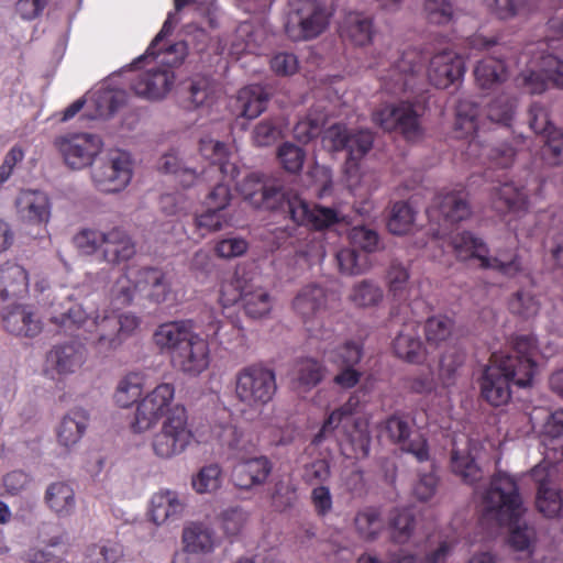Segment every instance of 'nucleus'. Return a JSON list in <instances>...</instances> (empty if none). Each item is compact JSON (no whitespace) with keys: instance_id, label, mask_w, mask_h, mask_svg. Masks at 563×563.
<instances>
[{"instance_id":"nucleus-1","label":"nucleus","mask_w":563,"mask_h":563,"mask_svg":"<svg viewBox=\"0 0 563 563\" xmlns=\"http://www.w3.org/2000/svg\"><path fill=\"white\" fill-rule=\"evenodd\" d=\"M175 387L161 383L137 401L131 428L141 433L152 429L159 420V430L153 435L152 449L159 459H172L184 453L191 444L194 432L186 407L174 402Z\"/></svg>"},{"instance_id":"nucleus-2","label":"nucleus","mask_w":563,"mask_h":563,"mask_svg":"<svg viewBox=\"0 0 563 563\" xmlns=\"http://www.w3.org/2000/svg\"><path fill=\"white\" fill-rule=\"evenodd\" d=\"M236 189L253 207L280 212L294 223L291 229L276 230L282 236L291 238L297 225L321 231L343 220L334 208L320 205L311 207L297 194L284 191L276 186H266L263 176L257 173L246 175L236 184Z\"/></svg>"},{"instance_id":"nucleus-3","label":"nucleus","mask_w":563,"mask_h":563,"mask_svg":"<svg viewBox=\"0 0 563 563\" xmlns=\"http://www.w3.org/2000/svg\"><path fill=\"white\" fill-rule=\"evenodd\" d=\"M537 354V339L528 334L516 335L509 353H493L478 380L482 398L494 407L508 404L511 385H531L538 369Z\"/></svg>"},{"instance_id":"nucleus-4","label":"nucleus","mask_w":563,"mask_h":563,"mask_svg":"<svg viewBox=\"0 0 563 563\" xmlns=\"http://www.w3.org/2000/svg\"><path fill=\"white\" fill-rule=\"evenodd\" d=\"M483 499L486 512L500 526L510 528L508 538L510 547L517 551L527 550L530 545V537L527 527L519 526L526 509L517 481L506 473H496Z\"/></svg>"},{"instance_id":"nucleus-5","label":"nucleus","mask_w":563,"mask_h":563,"mask_svg":"<svg viewBox=\"0 0 563 563\" xmlns=\"http://www.w3.org/2000/svg\"><path fill=\"white\" fill-rule=\"evenodd\" d=\"M211 433L222 448L240 460L232 471V479L238 487L250 489L265 483L272 472V463L266 456L246 459L255 448L249 434L232 423L216 424Z\"/></svg>"},{"instance_id":"nucleus-6","label":"nucleus","mask_w":563,"mask_h":563,"mask_svg":"<svg viewBox=\"0 0 563 563\" xmlns=\"http://www.w3.org/2000/svg\"><path fill=\"white\" fill-rule=\"evenodd\" d=\"M51 322L60 328L65 333L90 341L101 350H110L119 343L117 316L97 314L88 316L81 305L68 300L62 305V310H55Z\"/></svg>"},{"instance_id":"nucleus-7","label":"nucleus","mask_w":563,"mask_h":563,"mask_svg":"<svg viewBox=\"0 0 563 563\" xmlns=\"http://www.w3.org/2000/svg\"><path fill=\"white\" fill-rule=\"evenodd\" d=\"M186 45L183 42L170 45L163 56L154 55L161 66H153L144 71L137 73L130 82L131 90L135 96L156 101L166 97L175 84L173 68L183 64L185 59Z\"/></svg>"},{"instance_id":"nucleus-8","label":"nucleus","mask_w":563,"mask_h":563,"mask_svg":"<svg viewBox=\"0 0 563 563\" xmlns=\"http://www.w3.org/2000/svg\"><path fill=\"white\" fill-rule=\"evenodd\" d=\"M73 244L84 255H92L101 250L103 261L113 265L128 262L136 253L131 236L118 227L107 232L90 228L81 229L74 235Z\"/></svg>"},{"instance_id":"nucleus-9","label":"nucleus","mask_w":563,"mask_h":563,"mask_svg":"<svg viewBox=\"0 0 563 563\" xmlns=\"http://www.w3.org/2000/svg\"><path fill=\"white\" fill-rule=\"evenodd\" d=\"M550 27L559 34V38H549L544 43L551 53L543 54L539 70L523 73L519 85L529 93H542L550 86L563 89V20H551Z\"/></svg>"},{"instance_id":"nucleus-10","label":"nucleus","mask_w":563,"mask_h":563,"mask_svg":"<svg viewBox=\"0 0 563 563\" xmlns=\"http://www.w3.org/2000/svg\"><path fill=\"white\" fill-rule=\"evenodd\" d=\"M332 11L322 0H298L287 14L285 33L294 42L319 37L330 25Z\"/></svg>"},{"instance_id":"nucleus-11","label":"nucleus","mask_w":563,"mask_h":563,"mask_svg":"<svg viewBox=\"0 0 563 563\" xmlns=\"http://www.w3.org/2000/svg\"><path fill=\"white\" fill-rule=\"evenodd\" d=\"M277 390L274 369L263 364H250L235 374V397L251 408L267 405Z\"/></svg>"},{"instance_id":"nucleus-12","label":"nucleus","mask_w":563,"mask_h":563,"mask_svg":"<svg viewBox=\"0 0 563 563\" xmlns=\"http://www.w3.org/2000/svg\"><path fill=\"white\" fill-rule=\"evenodd\" d=\"M133 162L128 152L111 150L91 169V179L97 190L104 194L122 191L131 181Z\"/></svg>"},{"instance_id":"nucleus-13","label":"nucleus","mask_w":563,"mask_h":563,"mask_svg":"<svg viewBox=\"0 0 563 563\" xmlns=\"http://www.w3.org/2000/svg\"><path fill=\"white\" fill-rule=\"evenodd\" d=\"M384 65L383 62L378 63L382 87L390 93L405 92L415 88L423 70V55L417 48H408L388 68Z\"/></svg>"},{"instance_id":"nucleus-14","label":"nucleus","mask_w":563,"mask_h":563,"mask_svg":"<svg viewBox=\"0 0 563 563\" xmlns=\"http://www.w3.org/2000/svg\"><path fill=\"white\" fill-rule=\"evenodd\" d=\"M325 305V290L318 285L303 287L292 301L294 310L301 317L310 339L330 340L334 331L319 320Z\"/></svg>"},{"instance_id":"nucleus-15","label":"nucleus","mask_w":563,"mask_h":563,"mask_svg":"<svg viewBox=\"0 0 563 563\" xmlns=\"http://www.w3.org/2000/svg\"><path fill=\"white\" fill-rule=\"evenodd\" d=\"M373 122L387 132H399L407 140L420 134L419 115L412 103H386L372 114Z\"/></svg>"},{"instance_id":"nucleus-16","label":"nucleus","mask_w":563,"mask_h":563,"mask_svg":"<svg viewBox=\"0 0 563 563\" xmlns=\"http://www.w3.org/2000/svg\"><path fill=\"white\" fill-rule=\"evenodd\" d=\"M429 217L449 227L466 220L471 213L468 192L465 187L443 188L437 192L429 209Z\"/></svg>"},{"instance_id":"nucleus-17","label":"nucleus","mask_w":563,"mask_h":563,"mask_svg":"<svg viewBox=\"0 0 563 563\" xmlns=\"http://www.w3.org/2000/svg\"><path fill=\"white\" fill-rule=\"evenodd\" d=\"M65 163L73 169H81L92 164L101 152L102 140L90 133H77L59 137L55 142Z\"/></svg>"},{"instance_id":"nucleus-18","label":"nucleus","mask_w":563,"mask_h":563,"mask_svg":"<svg viewBox=\"0 0 563 563\" xmlns=\"http://www.w3.org/2000/svg\"><path fill=\"white\" fill-rule=\"evenodd\" d=\"M465 73L463 58L453 49L435 53L429 64L428 79L439 89H445L461 79Z\"/></svg>"},{"instance_id":"nucleus-19","label":"nucleus","mask_w":563,"mask_h":563,"mask_svg":"<svg viewBox=\"0 0 563 563\" xmlns=\"http://www.w3.org/2000/svg\"><path fill=\"white\" fill-rule=\"evenodd\" d=\"M170 363L174 368L186 375H200L210 364V349L208 342L198 333H195L191 339L173 355Z\"/></svg>"},{"instance_id":"nucleus-20","label":"nucleus","mask_w":563,"mask_h":563,"mask_svg":"<svg viewBox=\"0 0 563 563\" xmlns=\"http://www.w3.org/2000/svg\"><path fill=\"white\" fill-rule=\"evenodd\" d=\"M3 328L11 334L34 338L43 330V322L31 306L14 305L2 312Z\"/></svg>"},{"instance_id":"nucleus-21","label":"nucleus","mask_w":563,"mask_h":563,"mask_svg":"<svg viewBox=\"0 0 563 563\" xmlns=\"http://www.w3.org/2000/svg\"><path fill=\"white\" fill-rule=\"evenodd\" d=\"M196 332L189 321H169L159 324L153 333V342L169 358L177 353Z\"/></svg>"},{"instance_id":"nucleus-22","label":"nucleus","mask_w":563,"mask_h":563,"mask_svg":"<svg viewBox=\"0 0 563 563\" xmlns=\"http://www.w3.org/2000/svg\"><path fill=\"white\" fill-rule=\"evenodd\" d=\"M139 292L154 303L165 302L172 294V284L166 273L158 267L145 266L136 272Z\"/></svg>"},{"instance_id":"nucleus-23","label":"nucleus","mask_w":563,"mask_h":563,"mask_svg":"<svg viewBox=\"0 0 563 563\" xmlns=\"http://www.w3.org/2000/svg\"><path fill=\"white\" fill-rule=\"evenodd\" d=\"M199 151L201 156L209 162V167L205 173L218 172L223 178H236L239 168L230 161L231 153L225 143L212 139H201Z\"/></svg>"},{"instance_id":"nucleus-24","label":"nucleus","mask_w":563,"mask_h":563,"mask_svg":"<svg viewBox=\"0 0 563 563\" xmlns=\"http://www.w3.org/2000/svg\"><path fill=\"white\" fill-rule=\"evenodd\" d=\"M29 287V273L22 265L10 261L0 265L1 302L23 298Z\"/></svg>"},{"instance_id":"nucleus-25","label":"nucleus","mask_w":563,"mask_h":563,"mask_svg":"<svg viewBox=\"0 0 563 563\" xmlns=\"http://www.w3.org/2000/svg\"><path fill=\"white\" fill-rule=\"evenodd\" d=\"M539 470L534 468L533 477L538 482L536 507L547 518H562L563 489L556 486L549 476L538 478Z\"/></svg>"},{"instance_id":"nucleus-26","label":"nucleus","mask_w":563,"mask_h":563,"mask_svg":"<svg viewBox=\"0 0 563 563\" xmlns=\"http://www.w3.org/2000/svg\"><path fill=\"white\" fill-rule=\"evenodd\" d=\"M492 203L497 211L521 213L528 210L529 199L523 186H517L512 181H499L493 188Z\"/></svg>"},{"instance_id":"nucleus-27","label":"nucleus","mask_w":563,"mask_h":563,"mask_svg":"<svg viewBox=\"0 0 563 563\" xmlns=\"http://www.w3.org/2000/svg\"><path fill=\"white\" fill-rule=\"evenodd\" d=\"M374 34L373 19L362 12H349L340 25V36L355 46L371 44Z\"/></svg>"},{"instance_id":"nucleus-28","label":"nucleus","mask_w":563,"mask_h":563,"mask_svg":"<svg viewBox=\"0 0 563 563\" xmlns=\"http://www.w3.org/2000/svg\"><path fill=\"white\" fill-rule=\"evenodd\" d=\"M84 362L85 347L78 342L57 344L47 354V363L60 375L75 373Z\"/></svg>"},{"instance_id":"nucleus-29","label":"nucleus","mask_w":563,"mask_h":563,"mask_svg":"<svg viewBox=\"0 0 563 563\" xmlns=\"http://www.w3.org/2000/svg\"><path fill=\"white\" fill-rule=\"evenodd\" d=\"M479 267L492 269L507 278H515L525 269L517 247L498 249L494 255L485 253L484 257H481Z\"/></svg>"},{"instance_id":"nucleus-30","label":"nucleus","mask_w":563,"mask_h":563,"mask_svg":"<svg viewBox=\"0 0 563 563\" xmlns=\"http://www.w3.org/2000/svg\"><path fill=\"white\" fill-rule=\"evenodd\" d=\"M16 209L31 223L47 222L51 214L46 194L38 190H22L16 198Z\"/></svg>"},{"instance_id":"nucleus-31","label":"nucleus","mask_w":563,"mask_h":563,"mask_svg":"<svg viewBox=\"0 0 563 563\" xmlns=\"http://www.w3.org/2000/svg\"><path fill=\"white\" fill-rule=\"evenodd\" d=\"M325 372L323 362L313 357H300L294 363L291 379L298 389L309 391L323 380Z\"/></svg>"},{"instance_id":"nucleus-32","label":"nucleus","mask_w":563,"mask_h":563,"mask_svg":"<svg viewBox=\"0 0 563 563\" xmlns=\"http://www.w3.org/2000/svg\"><path fill=\"white\" fill-rule=\"evenodd\" d=\"M181 539L187 554L209 555L216 548L213 530L202 523H191L184 528Z\"/></svg>"},{"instance_id":"nucleus-33","label":"nucleus","mask_w":563,"mask_h":563,"mask_svg":"<svg viewBox=\"0 0 563 563\" xmlns=\"http://www.w3.org/2000/svg\"><path fill=\"white\" fill-rule=\"evenodd\" d=\"M89 415L85 409L75 408L65 415L57 429V440L65 448L75 445L86 432Z\"/></svg>"},{"instance_id":"nucleus-34","label":"nucleus","mask_w":563,"mask_h":563,"mask_svg":"<svg viewBox=\"0 0 563 563\" xmlns=\"http://www.w3.org/2000/svg\"><path fill=\"white\" fill-rule=\"evenodd\" d=\"M335 334L330 340H321L325 344L318 350L328 356L330 363L336 367L356 366L363 357V345L354 340H347L344 343L331 349Z\"/></svg>"},{"instance_id":"nucleus-35","label":"nucleus","mask_w":563,"mask_h":563,"mask_svg":"<svg viewBox=\"0 0 563 563\" xmlns=\"http://www.w3.org/2000/svg\"><path fill=\"white\" fill-rule=\"evenodd\" d=\"M268 100L269 96L263 86L250 85L239 91L235 107L241 117L252 120L266 109Z\"/></svg>"},{"instance_id":"nucleus-36","label":"nucleus","mask_w":563,"mask_h":563,"mask_svg":"<svg viewBox=\"0 0 563 563\" xmlns=\"http://www.w3.org/2000/svg\"><path fill=\"white\" fill-rule=\"evenodd\" d=\"M44 500L59 518L70 516L76 507L75 492L66 482H55L46 488Z\"/></svg>"},{"instance_id":"nucleus-37","label":"nucleus","mask_w":563,"mask_h":563,"mask_svg":"<svg viewBox=\"0 0 563 563\" xmlns=\"http://www.w3.org/2000/svg\"><path fill=\"white\" fill-rule=\"evenodd\" d=\"M393 349L396 356L409 363L419 364L424 360L422 342L415 327L406 325L395 338Z\"/></svg>"},{"instance_id":"nucleus-38","label":"nucleus","mask_w":563,"mask_h":563,"mask_svg":"<svg viewBox=\"0 0 563 563\" xmlns=\"http://www.w3.org/2000/svg\"><path fill=\"white\" fill-rule=\"evenodd\" d=\"M183 509V503L178 499L177 493L173 490L156 493L151 499V519L156 525L178 518Z\"/></svg>"},{"instance_id":"nucleus-39","label":"nucleus","mask_w":563,"mask_h":563,"mask_svg":"<svg viewBox=\"0 0 563 563\" xmlns=\"http://www.w3.org/2000/svg\"><path fill=\"white\" fill-rule=\"evenodd\" d=\"M477 148H481L479 157L485 156L487 158L490 169L509 168L514 164L517 154V148L507 142L496 146H489L479 145L476 141L471 140L468 143V152L474 154Z\"/></svg>"},{"instance_id":"nucleus-40","label":"nucleus","mask_w":563,"mask_h":563,"mask_svg":"<svg viewBox=\"0 0 563 563\" xmlns=\"http://www.w3.org/2000/svg\"><path fill=\"white\" fill-rule=\"evenodd\" d=\"M474 76L482 89H494L506 81L508 71L503 59L488 57L477 63Z\"/></svg>"},{"instance_id":"nucleus-41","label":"nucleus","mask_w":563,"mask_h":563,"mask_svg":"<svg viewBox=\"0 0 563 563\" xmlns=\"http://www.w3.org/2000/svg\"><path fill=\"white\" fill-rule=\"evenodd\" d=\"M243 328L238 320L229 318L209 317L206 333L220 345L241 343L244 336Z\"/></svg>"},{"instance_id":"nucleus-42","label":"nucleus","mask_w":563,"mask_h":563,"mask_svg":"<svg viewBox=\"0 0 563 563\" xmlns=\"http://www.w3.org/2000/svg\"><path fill=\"white\" fill-rule=\"evenodd\" d=\"M450 246L460 261L476 258L481 263V257L488 253L486 243L470 231H463L452 236Z\"/></svg>"},{"instance_id":"nucleus-43","label":"nucleus","mask_w":563,"mask_h":563,"mask_svg":"<svg viewBox=\"0 0 563 563\" xmlns=\"http://www.w3.org/2000/svg\"><path fill=\"white\" fill-rule=\"evenodd\" d=\"M487 8L500 20L525 16L536 11L541 0H484Z\"/></svg>"},{"instance_id":"nucleus-44","label":"nucleus","mask_w":563,"mask_h":563,"mask_svg":"<svg viewBox=\"0 0 563 563\" xmlns=\"http://www.w3.org/2000/svg\"><path fill=\"white\" fill-rule=\"evenodd\" d=\"M451 468L465 484L474 485L484 476L482 467L470 452L452 450Z\"/></svg>"},{"instance_id":"nucleus-45","label":"nucleus","mask_w":563,"mask_h":563,"mask_svg":"<svg viewBox=\"0 0 563 563\" xmlns=\"http://www.w3.org/2000/svg\"><path fill=\"white\" fill-rule=\"evenodd\" d=\"M144 386V377L139 373H129L118 384L113 398L121 408H129L137 401Z\"/></svg>"},{"instance_id":"nucleus-46","label":"nucleus","mask_w":563,"mask_h":563,"mask_svg":"<svg viewBox=\"0 0 563 563\" xmlns=\"http://www.w3.org/2000/svg\"><path fill=\"white\" fill-rule=\"evenodd\" d=\"M243 309L250 318L260 319L268 314L273 307V300L268 291L263 287H254L252 284L242 300Z\"/></svg>"},{"instance_id":"nucleus-47","label":"nucleus","mask_w":563,"mask_h":563,"mask_svg":"<svg viewBox=\"0 0 563 563\" xmlns=\"http://www.w3.org/2000/svg\"><path fill=\"white\" fill-rule=\"evenodd\" d=\"M390 537L395 543H406L415 529V516L410 509L395 508L389 516Z\"/></svg>"},{"instance_id":"nucleus-48","label":"nucleus","mask_w":563,"mask_h":563,"mask_svg":"<svg viewBox=\"0 0 563 563\" xmlns=\"http://www.w3.org/2000/svg\"><path fill=\"white\" fill-rule=\"evenodd\" d=\"M252 283L241 275L239 271L234 272L229 278L221 283L219 301L223 307H230L238 301H242L244 294L247 292Z\"/></svg>"},{"instance_id":"nucleus-49","label":"nucleus","mask_w":563,"mask_h":563,"mask_svg":"<svg viewBox=\"0 0 563 563\" xmlns=\"http://www.w3.org/2000/svg\"><path fill=\"white\" fill-rule=\"evenodd\" d=\"M358 534L365 540H375L384 528L380 512L375 507L360 510L354 519Z\"/></svg>"},{"instance_id":"nucleus-50","label":"nucleus","mask_w":563,"mask_h":563,"mask_svg":"<svg viewBox=\"0 0 563 563\" xmlns=\"http://www.w3.org/2000/svg\"><path fill=\"white\" fill-rule=\"evenodd\" d=\"M340 272L346 275H361L369 268V258L353 247L342 249L336 253Z\"/></svg>"},{"instance_id":"nucleus-51","label":"nucleus","mask_w":563,"mask_h":563,"mask_svg":"<svg viewBox=\"0 0 563 563\" xmlns=\"http://www.w3.org/2000/svg\"><path fill=\"white\" fill-rule=\"evenodd\" d=\"M374 134L368 130H352L349 139V144L345 151L347 152V165H356L373 147Z\"/></svg>"},{"instance_id":"nucleus-52","label":"nucleus","mask_w":563,"mask_h":563,"mask_svg":"<svg viewBox=\"0 0 563 563\" xmlns=\"http://www.w3.org/2000/svg\"><path fill=\"white\" fill-rule=\"evenodd\" d=\"M123 556L122 545L114 541H101L86 550V563H118Z\"/></svg>"},{"instance_id":"nucleus-53","label":"nucleus","mask_w":563,"mask_h":563,"mask_svg":"<svg viewBox=\"0 0 563 563\" xmlns=\"http://www.w3.org/2000/svg\"><path fill=\"white\" fill-rule=\"evenodd\" d=\"M415 221L412 208L404 201L395 202L387 222L388 231L395 235L407 234Z\"/></svg>"},{"instance_id":"nucleus-54","label":"nucleus","mask_w":563,"mask_h":563,"mask_svg":"<svg viewBox=\"0 0 563 563\" xmlns=\"http://www.w3.org/2000/svg\"><path fill=\"white\" fill-rule=\"evenodd\" d=\"M423 15L430 24L448 25L455 18V8L450 0H426Z\"/></svg>"},{"instance_id":"nucleus-55","label":"nucleus","mask_w":563,"mask_h":563,"mask_svg":"<svg viewBox=\"0 0 563 563\" xmlns=\"http://www.w3.org/2000/svg\"><path fill=\"white\" fill-rule=\"evenodd\" d=\"M222 470L218 464H209L192 477V488L198 494H211L221 487Z\"/></svg>"},{"instance_id":"nucleus-56","label":"nucleus","mask_w":563,"mask_h":563,"mask_svg":"<svg viewBox=\"0 0 563 563\" xmlns=\"http://www.w3.org/2000/svg\"><path fill=\"white\" fill-rule=\"evenodd\" d=\"M543 137L541 156L544 163L550 166L563 165V130L555 128Z\"/></svg>"},{"instance_id":"nucleus-57","label":"nucleus","mask_w":563,"mask_h":563,"mask_svg":"<svg viewBox=\"0 0 563 563\" xmlns=\"http://www.w3.org/2000/svg\"><path fill=\"white\" fill-rule=\"evenodd\" d=\"M453 325V320L446 316L428 318L424 323L426 340L430 344H440L451 335Z\"/></svg>"},{"instance_id":"nucleus-58","label":"nucleus","mask_w":563,"mask_h":563,"mask_svg":"<svg viewBox=\"0 0 563 563\" xmlns=\"http://www.w3.org/2000/svg\"><path fill=\"white\" fill-rule=\"evenodd\" d=\"M508 307L511 313L529 319L538 314L540 302L530 291L518 290L510 298Z\"/></svg>"},{"instance_id":"nucleus-59","label":"nucleus","mask_w":563,"mask_h":563,"mask_svg":"<svg viewBox=\"0 0 563 563\" xmlns=\"http://www.w3.org/2000/svg\"><path fill=\"white\" fill-rule=\"evenodd\" d=\"M349 239L353 249L366 255L378 249L379 235L375 230L367 227L358 225L352 228L349 232Z\"/></svg>"},{"instance_id":"nucleus-60","label":"nucleus","mask_w":563,"mask_h":563,"mask_svg":"<svg viewBox=\"0 0 563 563\" xmlns=\"http://www.w3.org/2000/svg\"><path fill=\"white\" fill-rule=\"evenodd\" d=\"M516 107V100L508 96L494 99L487 108V117L490 121L503 125H510Z\"/></svg>"},{"instance_id":"nucleus-61","label":"nucleus","mask_w":563,"mask_h":563,"mask_svg":"<svg viewBox=\"0 0 563 563\" xmlns=\"http://www.w3.org/2000/svg\"><path fill=\"white\" fill-rule=\"evenodd\" d=\"M478 108L466 100H461L456 106L455 129L462 130L466 135L477 132Z\"/></svg>"},{"instance_id":"nucleus-62","label":"nucleus","mask_w":563,"mask_h":563,"mask_svg":"<svg viewBox=\"0 0 563 563\" xmlns=\"http://www.w3.org/2000/svg\"><path fill=\"white\" fill-rule=\"evenodd\" d=\"M330 476V462L325 457L316 459L302 467L301 478L308 485H323Z\"/></svg>"},{"instance_id":"nucleus-63","label":"nucleus","mask_w":563,"mask_h":563,"mask_svg":"<svg viewBox=\"0 0 563 563\" xmlns=\"http://www.w3.org/2000/svg\"><path fill=\"white\" fill-rule=\"evenodd\" d=\"M159 169L166 174L176 175L184 187L191 186L197 178V173L190 168H183L179 158L172 153L162 156Z\"/></svg>"},{"instance_id":"nucleus-64","label":"nucleus","mask_w":563,"mask_h":563,"mask_svg":"<svg viewBox=\"0 0 563 563\" xmlns=\"http://www.w3.org/2000/svg\"><path fill=\"white\" fill-rule=\"evenodd\" d=\"M305 157V151L295 144L286 142L278 148L280 164L288 173H299L303 166Z\"/></svg>"}]
</instances>
